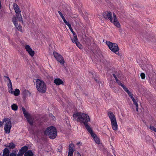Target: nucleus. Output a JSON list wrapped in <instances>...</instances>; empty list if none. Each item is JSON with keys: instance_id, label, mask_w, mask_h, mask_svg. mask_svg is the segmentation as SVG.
<instances>
[{"instance_id": "obj_1", "label": "nucleus", "mask_w": 156, "mask_h": 156, "mask_svg": "<svg viewBox=\"0 0 156 156\" xmlns=\"http://www.w3.org/2000/svg\"><path fill=\"white\" fill-rule=\"evenodd\" d=\"M73 119L81 123H83L87 130L91 128L87 124V123L90 121V119L87 114L82 112H75L73 114Z\"/></svg>"}, {"instance_id": "obj_2", "label": "nucleus", "mask_w": 156, "mask_h": 156, "mask_svg": "<svg viewBox=\"0 0 156 156\" xmlns=\"http://www.w3.org/2000/svg\"><path fill=\"white\" fill-rule=\"evenodd\" d=\"M113 17L112 18V13L109 12H105L103 14L104 17L106 19H109L115 25L118 27L120 26V24L118 22L116 15L114 13H112Z\"/></svg>"}, {"instance_id": "obj_3", "label": "nucleus", "mask_w": 156, "mask_h": 156, "mask_svg": "<svg viewBox=\"0 0 156 156\" xmlns=\"http://www.w3.org/2000/svg\"><path fill=\"white\" fill-rule=\"evenodd\" d=\"M36 88L39 92L44 93L46 91V85L43 81L37 79L36 82Z\"/></svg>"}, {"instance_id": "obj_4", "label": "nucleus", "mask_w": 156, "mask_h": 156, "mask_svg": "<svg viewBox=\"0 0 156 156\" xmlns=\"http://www.w3.org/2000/svg\"><path fill=\"white\" fill-rule=\"evenodd\" d=\"M44 134L48 136L51 139L55 138L57 136V131L56 128L53 126L47 128L44 131Z\"/></svg>"}, {"instance_id": "obj_5", "label": "nucleus", "mask_w": 156, "mask_h": 156, "mask_svg": "<svg viewBox=\"0 0 156 156\" xmlns=\"http://www.w3.org/2000/svg\"><path fill=\"white\" fill-rule=\"evenodd\" d=\"M13 8L16 13V16L17 17L18 20L20 22H21L22 23H23V18L21 14V11L19 6L17 4L14 3L13 4Z\"/></svg>"}, {"instance_id": "obj_6", "label": "nucleus", "mask_w": 156, "mask_h": 156, "mask_svg": "<svg viewBox=\"0 0 156 156\" xmlns=\"http://www.w3.org/2000/svg\"><path fill=\"white\" fill-rule=\"evenodd\" d=\"M106 44L111 51L116 54H117V53H118L119 48L118 45L116 44L112 43L109 41L107 42Z\"/></svg>"}, {"instance_id": "obj_7", "label": "nucleus", "mask_w": 156, "mask_h": 156, "mask_svg": "<svg viewBox=\"0 0 156 156\" xmlns=\"http://www.w3.org/2000/svg\"><path fill=\"white\" fill-rule=\"evenodd\" d=\"M22 109L25 117L26 118L29 123L30 125H33L34 123V118L30 116V114L26 111L24 107H22Z\"/></svg>"}, {"instance_id": "obj_8", "label": "nucleus", "mask_w": 156, "mask_h": 156, "mask_svg": "<svg viewBox=\"0 0 156 156\" xmlns=\"http://www.w3.org/2000/svg\"><path fill=\"white\" fill-rule=\"evenodd\" d=\"M11 127L12 123L10 119H5L4 129L6 133L9 134L10 133Z\"/></svg>"}, {"instance_id": "obj_9", "label": "nucleus", "mask_w": 156, "mask_h": 156, "mask_svg": "<svg viewBox=\"0 0 156 156\" xmlns=\"http://www.w3.org/2000/svg\"><path fill=\"white\" fill-rule=\"evenodd\" d=\"M53 55L54 57L57 61L58 62L62 65H63L65 63L64 58L62 56L58 53L56 52H54Z\"/></svg>"}, {"instance_id": "obj_10", "label": "nucleus", "mask_w": 156, "mask_h": 156, "mask_svg": "<svg viewBox=\"0 0 156 156\" xmlns=\"http://www.w3.org/2000/svg\"><path fill=\"white\" fill-rule=\"evenodd\" d=\"M90 134L92 137L93 138L95 142L98 144H100V140L96 135L93 133L91 128L87 130Z\"/></svg>"}, {"instance_id": "obj_11", "label": "nucleus", "mask_w": 156, "mask_h": 156, "mask_svg": "<svg viewBox=\"0 0 156 156\" xmlns=\"http://www.w3.org/2000/svg\"><path fill=\"white\" fill-rule=\"evenodd\" d=\"M25 49L30 56H33L34 55V52L32 50L30 46L28 45H26Z\"/></svg>"}, {"instance_id": "obj_12", "label": "nucleus", "mask_w": 156, "mask_h": 156, "mask_svg": "<svg viewBox=\"0 0 156 156\" xmlns=\"http://www.w3.org/2000/svg\"><path fill=\"white\" fill-rule=\"evenodd\" d=\"M114 70L112 73V75L115 78L116 82L118 83V81H120L118 80V78H120L121 76V74L119 72H118L117 70L114 69Z\"/></svg>"}, {"instance_id": "obj_13", "label": "nucleus", "mask_w": 156, "mask_h": 156, "mask_svg": "<svg viewBox=\"0 0 156 156\" xmlns=\"http://www.w3.org/2000/svg\"><path fill=\"white\" fill-rule=\"evenodd\" d=\"M118 81V84L119 85L121 86V87H122L124 90L125 91H126L127 93L129 96H130L131 95L133 94H132L131 93V92L128 89L127 87H126L125 86L124 84H122L121 83L120 81Z\"/></svg>"}, {"instance_id": "obj_14", "label": "nucleus", "mask_w": 156, "mask_h": 156, "mask_svg": "<svg viewBox=\"0 0 156 156\" xmlns=\"http://www.w3.org/2000/svg\"><path fill=\"white\" fill-rule=\"evenodd\" d=\"M129 97L132 100L133 104L135 105L136 111L137 112L138 111V104L137 102V98H134L133 96V94H132Z\"/></svg>"}, {"instance_id": "obj_15", "label": "nucleus", "mask_w": 156, "mask_h": 156, "mask_svg": "<svg viewBox=\"0 0 156 156\" xmlns=\"http://www.w3.org/2000/svg\"><path fill=\"white\" fill-rule=\"evenodd\" d=\"M108 115L111 122L116 121V117L112 112H108Z\"/></svg>"}, {"instance_id": "obj_16", "label": "nucleus", "mask_w": 156, "mask_h": 156, "mask_svg": "<svg viewBox=\"0 0 156 156\" xmlns=\"http://www.w3.org/2000/svg\"><path fill=\"white\" fill-rule=\"evenodd\" d=\"M6 78H7V80H8L9 82L8 85L9 91L10 93L12 94L13 93V91H12V86L11 80L9 77Z\"/></svg>"}, {"instance_id": "obj_17", "label": "nucleus", "mask_w": 156, "mask_h": 156, "mask_svg": "<svg viewBox=\"0 0 156 156\" xmlns=\"http://www.w3.org/2000/svg\"><path fill=\"white\" fill-rule=\"evenodd\" d=\"M112 127L113 130H117L118 129V125L117 124V121H115L111 122Z\"/></svg>"}, {"instance_id": "obj_18", "label": "nucleus", "mask_w": 156, "mask_h": 156, "mask_svg": "<svg viewBox=\"0 0 156 156\" xmlns=\"http://www.w3.org/2000/svg\"><path fill=\"white\" fill-rule=\"evenodd\" d=\"M54 83L57 85H59L63 83L62 80L59 78L55 79L54 80Z\"/></svg>"}, {"instance_id": "obj_19", "label": "nucleus", "mask_w": 156, "mask_h": 156, "mask_svg": "<svg viewBox=\"0 0 156 156\" xmlns=\"http://www.w3.org/2000/svg\"><path fill=\"white\" fill-rule=\"evenodd\" d=\"M17 19H18L16 16H14L12 17V21L15 26H16V25L18 23Z\"/></svg>"}, {"instance_id": "obj_20", "label": "nucleus", "mask_w": 156, "mask_h": 156, "mask_svg": "<svg viewBox=\"0 0 156 156\" xmlns=\"http://www.w3.org/2000/svg\"><path fill=\"white\" fill-rule=\"evenodd\" d=\"M74 149V145L72 143H71L69 144V152L71 151L72 152H73Z\"/></svg>"}, {"instance_id": "obj_21", "label": "nucleus", "mask_w": 156, "mask_h": 156, "mask_svg": "<svg viewBox=\"0 0 156 156\" xmlns=\"http://www.w3.org/2000/svg\"><path fill=\"white\" fill-rule=\"evenodd\" d=\"M17 30L21 32H23V31L22 30V27L20 25H18V24L16 25V26H15Z\"/></svg>"}, {"instance_id": "obj_22", "label": "nucleus", "mask_w": 156, "mask_h": 156, "mask_svg": "<svg viewBox=\"0 0 156 156\" xmlns=\"http://www.w3.org/2000/svg\"><path fill=\"white\" fill-rule=\"evenodd\" d=\"M33 155V153L32 151L29 150L25 153L24 156H32Z\"/></svg>"}, {"instance_id": "obj_23", "label": "nucleus", "mask_w": 156, "mask_h": 156, "mask_svg": "<svg viewBox=\"0 0 156 156\" xmlns=\"http://www.w3.org/2000/svg\"><path fill=\"white\" fill-rule=\"evenodd\" d=\"M9 151L6 149H5L3 151V156H9Z\"/></svg>"}, {"instance_id": "obj_24", "label": "nucleus", "mask_w": 156, "mask_h": 156, "mask_svg": "<svg viewBox=\"0 0 156 156\" xmlns=\"http://www.w3.org/2000/svg\"><path fill=\"white\" fill-rule=\"evenodd\" d=\"M7 147H9L10 149H13L15 148V145L14 144L12 143H9L8 145H7Z\"/></svg>"}, {"instance_id": "obj_25", "label": "nucleus", "mask_w": 156, "mask_h": 156, "mask_svg": "<svg viewBox=\"0 0 156 156\" xmlns=\"http://www.w3.org/2000/svg\"><path fill=\"white\" fill-rule=\"evenodd\" d=\"M11 108L14 111H16L18 109V106L15 104H14L11 105Z\"/></svg>"}, {"instance_id": "obj_26", "label": "nucleus", "mask_w": 156, "mask_h": 156, "mask_svg": "<svg viewBox=\"0 0 156 156\" xmlns=\"http://www.w3.org/2000/svg\"><path fill=\"white\" fill-rule=\"evenodd\" d=\"M20 90L17 89H16L14 91H13V93L15 96H18L20 94Z\"/></svg>"}, {"instance_id": "obj_27", "label": "nucleus", "mask_w": 156, "mask_h": 156, "mask_svg": "<svg viewBox=\"0 0 156 156\" xmlns=\"http://www.w3.org/2000/svg\"><path fill=\"white\" fill-rule=\"evenodd\" d=\"M27 149L28 148L27 147L24 146L22 148L20 151L24 153L27 150Z\"/></svg>"}, {"instance_id": "obj_28", "label": "nucleus", "mask_w": 156, "mask_h": 156, "mask_svg": "<svg viewBox=\"0 0 156 156\" xmlns=\"http://www.w3.org/2000/svg\"><path fill=\"white\" fill-rule=\"evenodd\" d=\"M72 41L73 42V43H75V44H76V43L78 42V39L76 35L74 36L73 38V39H72Z\"/></svg>"}, {"instance_id": "obj_29", "label": "nucleus", "mask_w": 156, "mask_h": 156, "mask_svg": "<svg viewBox=\"0 0 156 156\" xmlns=\"http://www.w3.org/2000/svg\"><path fill=\"white\" fill-rule=\"evenodd\" d=\"M76 44L77 47L79 48L80 49H81L82 48V46L80 43L79 42L76 43Z\"/></svg>"}, {"instance_id": "obj_30", "label": "nucleus", "mask_w": 156, "mask_h": 156, "mask_svg": "<svg viewBox=\"0 0 156 156\" xmlns=\"http://www.w3.org/2000/svg\"><path fill=\"white\" fill-rule=\"evenodd\" d=\"M64 22L68 26L70 27V24H69L66 20V19L63 20Z\"/></svg>"}, {"instance_id": "obj_31", "label": "nucleus", "mask_w": 156, "mask_h": 156, "mask_svg": "<svg viewBox=\"0 0 156 156\" xmlns=\"http://www.w3.org/2000/svg\"><path fill=\"white\" fill-rule=\"evenodd\" d=\"M150 129L151 130L155 132L156 133V128H155L154 126H150Z\"/></svg>"}, {"instance_id": "obj_32", "label": "nucleus", "mask_w": 156, "mask_h": 156, "mask_svg": "<svg viewBox=\"0 0 156 156\" xmlns=\"http://www.w3.org/2000/svg\"><path fill=\"white\" fill-rule=\"evenodd\" d=\"M140 76L142 79H144L145 78V74L143 73H141Z\"/></svg>"}, {"instance_id": "obj_33", "label": "nucleus", "mask_w": 156, "mask_h": 156, "mask_svg": "<svg viewBox=\"0 0 156 156\" xmlns=\"http://www.w3.org/2000/svg\"><path fill=\"white\" fill-rule=\"evenodd\" d=\"M23 152H22L21 151H20L19 153L17 154V156H22L23 154Z\"/></svg>"}, {"instance_id": "obj_34", "label": "nucleus", "mask_w": 156, "mask_h": 156, "mask_svg": "<svg viewBox=\"0 0 156 156\" xmlns=\"http://www.w3.org/2000/svg\"><path fill=\"white\" fill-rule=\"evenodd\" d=\"M73 152H72L71 151H70V152H69L68 156H73Z\"/></svg>"}, {"instance_id": "obj_35", "label": "nucleus", "mask_w": 156, "mask_h": 156, "mask_svg": "<svg viewBox=\"0 0 156 156\" xmlns=\"http://www.w3.org/2000/svg\"><path fill=\"white\" fill-rule=\"evenodd\" d=\"M9 156H16V154L12 153L10 154Z\"/></svg>"}, {"instance_id": "obj_36", "label": "nucleus", "mask_w": 156, "mask_h": 156, "mask_svg": "<svg viewBox=\"0 0 156 156\" xmlns=\"http://www.w3.org/2000/svg\"><path fill=\"white\" fill-rule=\"evenodd\" d=\"M68 27H69V29L72 32V33H73V31L72 28L71 27V25H70V26H68Z\"/></svg>"}, {"instance_id": "obj_37", "label": "nucleus", "mask_w": 156, "mask_h": 156, "mask_svg": "<svg viewBox=\"0 0 156 156\" xmlns=\"http://www.w3.org/2000/svg\"><path fill=\"white\" fill-rule=\"evenodd\" d=\"M76 144L78 146H79L80 145H81V143L80 142H79L77 143Z\"/></svg>"}, {"instance_id": "obj_38", "label": "nucleus", "mask_w": 156, "mask_h": 156, "mask_svg": "<svg viewBox=\"0 0 156 156\" xmlns=\"http://www.w3.org/2000/svg\"><path fill=\"white\" fill-rule=\"evenodd\" d=\"M58 12L61 16H62V15H63L62 14L60 11H58Z\"/></svg>"}, {"instance_id": "obj_39", "label": "nucleus", "mask_w": 156, "mask_h": 156, "mask_svg": "<svg viewBox=\"0 0 156 156\" xmlns=\"http://www.w3.org/2000/svg\"><path fill=\"white\" fill-rule=\"evenodd\" d=\"M6 77H8V76H4V80H7V78H6Z\"/></svg>"}, {"instance_id": "obj_40", "label": "nucleus", "mask_w": 156, "mask_h": 156, "mask_svg": "<svg viewBox=\"0 0 156 156\" xmlns=\"http://www.w3.org/2000/svg\"><path fill=\"white\" fill-rule=\"evenodd\" d=\"M61 17H62V19L63 20H64L65 19V17H64V16H63V15H62V16H61Z\"/></svg>"}, {"instance_id": "obj_41", "label": "nucleus", "mask_w": 156, "mask_h": 156, "mask_svg": "<svg viewBox=\"0 0 156 156\" xmlns=\"http://www.w3.org/2000/svg\"><path fill=\"white\" fill-rule=\"evenodd\" d=\"M61 17H62V19L63 20H64L65 19V17H64V16H63V15H62V16H61Z\"/></svg>"}, {"instance_id": "obj_42", "label": "nucleus", "mask_w": 156, "mask_h": 156, "mask_svg": "<svg viewBox=\"0 0 156 156\" xmlns=\"http://www.w3.org/2000/svg\"><path fill=\"white\" fill-rule=\"evenodd\" d=\"M61 17H62V19L63 20H64L65 19V17H64V16H63V15H62V16H61Z\"/></svg>"}, {"instance_id": "obj_43", "label": "nucleus", "mask_w": 156, "mask_h": 156, "mask_svg": "<svg viewBox=\"0 0 156 156\" xmlns=\"http://www.w3.org/2000/svg\"><path fill=\"white\" fill-rule=\"evenodd\" d=\"M61 17H62V19L63 20H64L65 19V17H64V16H63V15H62V16H61Z\"/></svg>"}, {"instance_id": "obj_44", "label": "nucleus", "mask_w": 156, "mask_h": 156, "mask_svg": "<svg viewBox=\"0 0 156 156\" xmlns=\"http://www.w3.org/2000/svg\"><path fill=\"white\" fill-rule=\"evenodd\" d=\"M2 122L1 121H0V127L2 125Z\"/></svg>"}, {"instance_id": "obj_45", "label": "nucleus", "mask_w": 156, "mask_h": 156, "mask_svg": "<svg viewBox=\"0 0 156 156\" xmlns=\"http://www.w3.org/2000/svg\"><path fill=\"white\" fill-rule=\"evenodd\" d=\"M77 154L78 156H81L79 152H78L77 153Z\"/></svg>"}, {"instance_id": "obj_46", "label": "nucleus", "mask_w": 156, "mask_h": 156, "mask_svg": "<svg viewBox=\"0 0 156 156\" xmlns=\"http://www.w3.org/2000/svg\"><path fill=\"white\" fill-rule=\"evenodd\" d=\"M149 70L151 69L152 68V66H149Z\"/></svg>"}, {"instance_id": "obj_47", "label": "nucleus", "mask_w": 156, "mask_h": 156, "mask_svg": "<svg viewBox=\"0 0 156 156\" xmlns=\"http://www.w3.org/2000/svg\"><path fill=\"white\" fill-rule=\"evenodd\" d=\"M73 33V35H74V36L76 35L75 33V32H74V31H73V33Z\"/></svg>"}, {"instance_id": "obj_48", "label": "nucleus", "mask_w": 156, "mask_h": 156, "mask_svg": "<svg viewBox=\"0 0 156 156\" xmlns=\"http://www.w3.org/2000/svg\"><path fill=\"white\" fill-rule=\"evenodd\" d=\"M49 115H50V116H53V115L52 114H50Z\"/></svg>"}]
</instances>
